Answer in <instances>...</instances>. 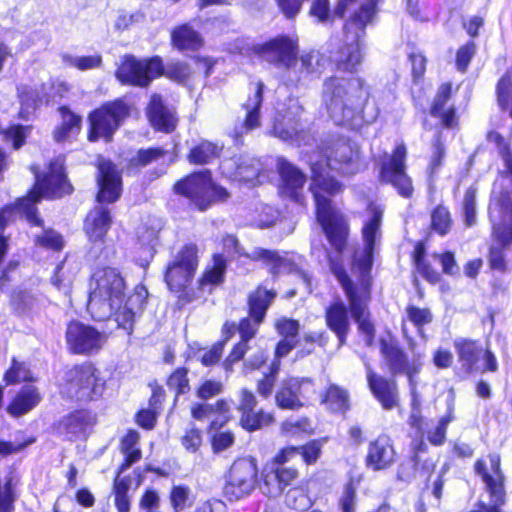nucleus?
<instances>
[{
  "instance_id": "nucleus-43",
  "label": "nucleus",
  "mask_w": 512,
  "mask_h": 512,
  "mask_svg": "<svg viewBox=\"0 0 512 512\" xmlns=\"http://www.w3.org/2000/svg\"><path fill=\"white\" fill-rule=\"evenodd\" d=\"M139 434L136 431H129L121 440V452L125 455V461L119 469V473L126 470L141 458V451L138 447Z\"/></svg>"
},
{
  "instance_id": "nucleus-16",
  "label": "nucleus",
  "mask_w": 512,
  "mask_h": 512,
  "mask_svg": "<svg viewBox=\"0 0 512 512\" xmlns=\"http://www.w3.org/2000/svg\"><path fill=\"white\" fill-rule=\"evenodd\" d=\"M257 51L264 60L286 71L295 56L298 55V37L295 35H278L259 46Z\"/></svg>"
},
{
  "instance_id": "nucleus-54",
  "label": "nucleus",
  "mask_w": 512,
  "mask_h": 512,
  "mask_svg": "<svg viewBox=\"0 0 512 512\" xmlns=\"http://www.w3.org/2000/svg\"><path fill=\"white\" fill-rule=\"evenodd\" d=\"M190 496V489L183 485L174 486L170 492V504L173 512H182L188 506V500Z\"/></svg>"
},
{
  "instance_id": "nucleus-48",
  "label": "nucleus",
  "mask_w": 512,
  "mask_h": 512,
  "mask_svg": "<svg viewBox=\"0 0 512 512\" xmlns=\"http://www.w3.org/2000/svg\"><path fill=\"white\" fill-rule=\"evenodd\" d=\"M13 305L21 312H35L39 310L42 299L38 294L29 291H19L13 295Z\"/></svg>"
},
{
  "instance_id": "nucleus-5",
  "label": "nucleus",
  "mask_w": 512,
  "mask_h": 512,
  "mask_svg": "<svg viewBox=\"0 0 512 512\" xmlns=\"http://www.w3.org/2000/svg\"><path fill=\"white\" fill-rule=\"evenodd\" d=\"M36 182L25 198H20L14 205H7L0 210V229H4L7 223L17 215L25 216L27 221L34 226H42L43 221L37 216L36 203L41 198H59L72 191L64 174V164L61 158H56L49 163L48 171L40 174L35 166H32Z\"/></svg>"
},
{
  "instance_id": "nucleus-27",
  "label": "nucleus",
  "mask_w": 512,
  "mask_h": 512,
  "mask_svg": "<svg viewBox=\"0 0 512 512\" xmlns=\"http://www.w3.org/2000/svg\"><path fill=\"white\" fill-rule=\"evenodd\" d=\"M368 386L386 410H391L398 406L399 395L396 382L388 380L377 375L369 365H366Z\"/></svg>"
},
{
  "instance_id": "nucleus-31",
  "label": "nucleus",
  "mask_w": 512,
  "mask_h": 512,
  "mask_svg": "<svg viewBox=\"0 0 512 512\" xmlns=\"http://www.w3.org/2000/svg\"><path fill=\"white\" fill-rule=\"evenodd\" d=\"M325 319L327 326L336 334L339 345L342 346L346 342L350 330L348 311L345 304L341 301H336L329 305L325 312Z\"/></svg>"
},
{
  "instance_id": "nucleus-4",
  "label": "nucleus",
  "mask_w": 512,
  "mask_h": 512,
  "mask_svg": "<svg viewBox=\"0 0 512 512\" xmlns=\"http://www.w3.org/2000/svg\"><path fill=\"white\" fill-rule=\"evenodd\" d=\"M369 89L360 78L344 79L331 76L323 82L322 104L335 124L351 129L364 121H373L377 114L364 116Z\"/></svg>"
},
{
  "instance_id": "nucleus-57",
  "label": "nucleus",
  "mask_w": 512,
  "mask_h": 512,
  "mask_svg": "<svg viewBox=\"0 0 512 512\" xmlns=\"http://www.w3.org/2000/svg\"><path fill=\"white\" fill-rule=\"evenodd\" d=\"M167 386L170 389L175 390L176 395L186 393L189 389L187 370L179 368L174 371L167 379Z\"/></svg>"
},
{
  "instance_id": "nucleus-13",
  "label": "nucleus",
  "mask_w": 512,
  "mask_h": 512,
  "mask_svg": "<svg viewBox=\"0 0 512 512\" xmlns=\"http://www.w3.org/2000/svg\"><path fill=\"white\" fill-rule=\"evenodd\" d=\"M128 115L129 106L122 100L107 103L96 109L89 115V140L96 141L101 137L110 140Z\"/></svg>"
},
{
  "instance_id": "nucleus-38",
  "label": "nucleus",
  "mask_w": 512,
  "mask_h": 512,
  "mask_svg": "<svg viewBox=\"0 0 512 512\" xmlns=\"http://www.w3.org/2000/svg\"><path fill=\"white\" fill-rule=\"evenodd\" d=\"M454 347L462 367L467 372L473 371L480 358L482 349L475 341L461 338L454 341Z\"/></svg>"
},
{
  "instance_id": "nucleus-56",
  "label": "nucleus",
  "mask_w": 512,
  "mask_h": 512,
  "mask_svg": "<svg viewBox=\"0 0 512 512\" xmlns=\"http://www.w3.org/2000/svg\"><path fill=\"white\" fill-rule=\"evenodd\" d=\"M408 319L418 328V332L422 334V327L432 321V314L427 308H418L409 306L407 308Z\"/></svg>"
},
{
  "instance_id": "nucleus-30",
  "label": "nucleus",
  "mask_w": 512,
  "mask_h": 512,
  "mask_svg": "<svg viewBox=\"0 0 512 512\" xmlns=\"http://www.w3.org/2000/svg\"><path fill=\"white\" fill-rule=\"evenodd\" d=\"M109 209L104 206H97L86 216L84 230L92 243L102 242L111 226Z\"/></svg>"
},
{
  "instance_id": "nucleus-9",
  "label": "nucleus",
  "mask_w": 512,
  "mask_h": 512,
  "mask_svg": "<svg viewBox=\"0 0 512 512\" xmlns=\"http://www.w3.org/2000/svg\"><path fill=\"white\" fill-rule=\"evenodd\" d=\"M490 220L493 225V235L499 245L490 249L489 263L496 270L505 269L503 248L512 243V201L508 195L494 197L489 206Z\"/></svg>"
},
{
  "instance_id": "nucleus-41",
  "label": "nucleus",
  "mask_w": 512,
  "mask_h": 512,
  "mask_svg": "<svg viewBox=\"0 0 512 512\" xmlns=\"http://www.w3.org/2000/svg\"><path fill=\"white\" fill-rule=\"evenodd\" d=\"M263 89L264 84L262 82H257L255 84L253 96L249 97L244 104V108L246 110L244 128L247 131L253 130L260 125L259 108L263 100Z\"/></svg>"
},
{
  "instance_id": "nucleus-29",
  "label": "nucleus",
  "mask_w": 512,
  "mask_h": 512,
  "mask_svg": "<svg viewBox=\"0 0 512 512\" xmlns=\"http://www.w3.org/2000/svg\"><path fill=\"white\" fill-rule=\"evenodd\" d=\"M94 424V416L86 410H78L63 417L56 429L69 440L86 434L88 428Z\"/></svg>"
},
{
  "instance_id": "nucleus-40",
  "label": "nucleus",
  "mask_w": 512,
  "mask_h": 512,
  "mask_svg": "<svg viewBox=\"0 0 512 512\" xmlns=\"http://www.w3.org/2000/svg\"><path fill=\"white\" fill-rule=\"evenodd\" d=\"M61 114V124L54 132L56 141H65L75 137L81 128V117L72 113L68 108H59Z\"/></svg>"
},
{
  "instance_id": "nucleus-45",
  "label": "nucleus",
  "mask_w": 512,
  "mask_h": 512,
  "mask_svg": "<svg viewBox=\"0 0 512 512\" xmlns=\"http://www.w3.org/2000/svg\"><path fill=\"white\" fill-rule=\"evenodd\" d=\"M496 94L499 106L502 110H508L512 118V69L508 70L498 81Z\"/></svg>"
},
{
  "instance_id": "nucleus-1",
  "label": "nucleus",
  "mask_w": 512,
  "mask_h": 512,
  "mask_svg": "<svg viewBox=\"0 0 512 512\" xmlns=\"http://www.w3.org/2000/svg\"><path fill=\"white\" fill-rule=\"evenodd\" d=\"M358 151L348 142L337 141L310 157L313 194L317 220L331 245L339 253L344 249L348 226L343 215L331 205L330 198L342 191V184L330 172L349 176L358 172Z\"/></svg>"
},
{
  "instance_id": "nucleus-34",
  "label": "nucleus",
  "mask_w": 512,
  "mask_h": 512,
  "mask_svg": "<svg viewBox=\"0 0 512 512\" xmlns=\"http://www.w3.org/2000/svg\"><path fill=\"white\" fill-rule=\"evenodd\" d=\"M304 126L300 118L291 117L288 113L281 121L274 123L273 134L283 141L300 145L306 138Z\"/></svg>"
},
{
  "instance_id": "nucleus-58",
  "label": "nucleus",
  "mask_w": 512,
  "mask_h": 512,
  "mask_svg": "<svg viewBox=\"0 0 512 512\" xmlns=\"http://www.w3.org/2000/svg\"><path fill=\"white\" fill-rule=\"evenodd\" d=\"M275 329L278 334L283 337V339H297L300 330V324L297 320L283 317L275 322Z\"/></svg>"
},
{
  "instance_id": "nucleus-64",
  "label": "nucleus",
  "mask_w": 512,
  "mask_h": 512,
  "mask_svg": "<svg viewBox=\"0 0 512 512\" xmlns=\"http://www.w3.org/2000/svg\"><path fill=\"white\" fill-rule=\"evenodd\" d=\"M181 442L188 452L195 453L202 445V433L197 428H191L186 431Z\"/></svg>"
},
{
  "instance_id": "nucleus-46",
  "label": "nucleus",
  "mask_w": 512,
  "mask_h": 512,
  "mask_svg": "<svg viewBox=\"0 0 512 512\" xmlns=\"http://www.w3.org/2000/svg\"><path fill=\"white\" fill-rule=\"evenodd\" d=\"M62 62L68 67H73L80 71H86L100 67L102 64V56L100 54L88 56L63 54Z\"/></svg>"
},
{
  "instance_id": "nucleus-63",
  "label": "nucleus",
  "mask_w": 512,
  "mask_h": 512,
  "mask_svg": "<svg viewBox=\"0 0 512 512\" xmlns=\"http://www.w3.org/2000/svg\"><path fill=\"white\" fill-rule=\"evenodd\" d=\"M339 506L341 512H356V489L352 484H349L345 487L344 492L339 500Z\"/></svg>"
},
{
  "instance_id": "nucleus-26",
  "label": "nucleus",
  "mask_w": 512,
  "mask_h": 512,
  "mask_svg": "<svg viewBox=\"0 0 512 512\" xmlns=\"http://www.w3.org/2000/svg\"><path fill=\"white\" fill-rule=\"evenodd\" d=\"M396 452L391 439L386 435H380L368 446L366 465L373 471L389 468L395 462Z\"/></svg>"
},
{
  "instance_id": "nucleus-44",
  "label": "nucleus",
  "mask_w": 512,
  "mask_h": 512,
  "mask_svg": "<svg viewBox=\"0 0 512 512\" xmlns=\"http://www.w3.org/2000/svg\"><path fill=\"white\" fill-rule=\"evenodd\" d=\"M323 402L333 412H345L349 408V395L345 389L330 385Z\"/></svg>"
},
{
  "instance_id": "nucleus-8",
  "label": "nucleus",
  "mask_w": 512,
  "mask_h": 512,
  "mask_svg": "<svg viewBox=\"0 0 512 512\" xmlns=\"http://www.w3.org/2000/svg\"><path fill=\"white\" fill-rule=\"evenodd\" d=\"M106 381L101 372L89 362L75 365L65 373L61 393L70 399L91 401L100 398Z\"/></svg>"
},
{
  "instance_id": "nucleus-25",
  "label": "nucleus",
  "mask_w": 512,
  "mask_h": 512,
  "mask_svg": "<svg viewBox=\"0 0 512 512\" xmlns=\"http://www.w3.org/2000/svg\"><path fill=\"white\" fill-rule=\"evenodd\" d=\"M256 398L254 394L247 390L240 391V402L238 409L242 413L240 423L242 427L249 431L257 430L263 426L269 425L273 421L271 413L264 411L254 412Z\"/></svg>"
},
{
  "instance_id": "nucleus-60",
  "label": "nucleus",
  "mask_w": 512,
  "mask_h": 512,
  "mask_svg": "<svg viewBox=\"0 0 512 512\" xmlns=\"http://www.w3.org/2000/svg\"><path fill=\"white\" fill-rule=\"evenodd\" d=\"M30 130V126L13 125L4 131V135L7 140L13 142L15 149H19L24 144Z\"/></svg>"
},
{
  "instance_id": "nucleus-42",
  "label": "nucleus",
  "mask_w": 512,
  "mask_h": 512,
  "mask_svg": "<svg viewBox=\"0 0 512 512\" xmlns=\"http://www.w3.org/2000/svg\"><path fill=\"white\" fill-rule=\"evenodd\" d=\"M221 150L218 144L203 140L190 149L188 160L192 164H208L220 155Z\"/></svg>"
},
{
  "instance_id": "nucleus-22",
  "label": "nucleus",
  "mask_w": 512,
  "mask_h": 512,
  "mask_svg": "<svg viewBox=\"0 0 512 512\" xmlns=\"http://www.w3.org/2000/svg\"><path fill=\"white\" fill-rule=\"evenodd\" d=\"M381 354L388 365L392 374H406L408 376L411 393L414 397L413 403H416L414 375L418 373L419 366L413 363L409 365L407 355L402 351L398 344L392 339L381 340Z\"/></svg>"
},
{
  "instance_id": "nucleus-35",
  "label": "nucleus",
  "mask_w": 512,
  "mask_h": 512,
  "mask_svg": "<svg viewBox=\"0 0 512 512\" xmlns=\"http://www.w3.org/2000/svg\"><path fill=\"white\" fill-rule=\"evenodd\" d=\"M41 401L38 389L33 385H25L17 393L8 406V412L13 416H21L36 407Z\"/></svg>"
},
{
  "instance_id": "nucleus-11",
  "label": "nucleus",
  "mask_w": 512,
  "mask_h": 512,
  "mask_svg": "<svg viewBox=\"0 0 512 512\" xmlns=\"http://www.w3.org/2000/svg\"><path fill=\"white\" fill-rule=\"evenodd\" d=\"M178 194L189 198L199 210H206L215 201H225L230 197L229 192L216 185L209 170L193 173L175 185Z\"/></svg>"
},
{
  "instance_id": "nucleus-18",
  "label": "nucleus",
  "mask_w": 512,
  "mask_h": 512,
  "mask_svg": "<svg viewBox=\"0 0 512 512\" xmlns=\"http://www.w3.org/2000/svg\"><path fill=\"white\" fill-rule=\"evenodd\" d=\"M323 67L324 59L318 51H306L295 56L283 77L287 85H297L319 77Z\"/></svg>"
},
{
  "instance_id": "nucleus-23",
  "label": "nucleus",
  "mask_w": 512,
  "mask_h": 512,
  "mask_svg": "<svg viewBox=\"0 0 512 512\" xmlns=\"http://www.w3.org/2000/svg\"><path fill=\"white\" fill-rule=\"evenodd\" d=\"M97 183L99 192L98 202H115L121 194V176L116 166L105 159L99 160Z\"/></svg>"
},
{
  "instance_id": "nucleus-28",
  "label": "nucleus",
  "mask_w": 512,
  "mask_h": 512,
  "mask_svg": "<svg viewBox=\"0 0 512 512\" xmlns=\"http://www.w3.org/2000/svg\"><path fill=\"white\" fill-rule=\"evenodd\" d=\"M261 322L262 321H257L255 318H244L240 321L237 330L239 331L241 340L233 347L232 351L223 362V367L226 372H232L233 364L243 359L250 348L248 342L256 335Z\"/></svg>"
},
{
  "instance_id": "nucleus-47",
  "label": "nucleus",
  "mask_w": 512,
  "mask_h": 512,
  "mask_svg": "<svg viewBox=\"0 0 512 512\" xmlns=\"http://www.w3.org/2000/svg\"><path fill=\"white\" fill-rule=\"evenodd\" d=\"M454 420L453 407L449 406L446 415L441 417L437 424L427 431L428 441L435 446L444 444L449 423Z\"/></svg>"
},
{
  "instance_id": "nucleus-50",
  "label": "nucleus",
  "mask_w": 512,
  "mask_h": 512,
  "mask_svg": "<svg viewBox=\"0 0 512 512\" xmlns=\"http://www.w3.org/2000/svg\"><path fill=\"white\" fill-rule=\"evenodd\" d=\"M226 270V260L225 258L217 254L213 257V266L211 269L207 270L202 279L201 286L204 287L207 284L217 285L223 281L224 273Z\"/></svg>"
},
{
  "instance_id": "nucleus-55",
  "label": "nucleus",
  "mask_w": 512,
  "mask_h": 512,
  "mask_svg": "<svg viewBox=\"0 0 512 512\" xmlns=\"http://www.w3.org/2000/svg\"><path fill=\"white\" fill-rule=\"evenodd\" d=\"M35 243L53 250H61L64 246L63 237L53 229L44 230L41 235H36Z\"/></svg>"
},
{
  "instance_id": "nucleus-51",
  "label": "nucleus",
  "mask_w": 512,
  "mask_h": 512,
  "mask_svg": "<svg viewBox=\"0 0 512 512\" xmlns=\"http://www.w3.org/2000/svg\"><path fill=\"white\" fill-rule=\"evenodd\" d=\"M476 195L477 188L475 186H471L466 190L462 201V212L464 216V222L465 225L468 227L476 223Z\"/></svg>"
},
{
  "instance_id": "nucleus-6",
  "label": "nucleus",
  "mask_w": 512,
  "mask_h": 512,
  "mask_svg": "<svg viewBox=\"0 0 512 512\" xmlns=\"http://www.w3.org/2000/svg\"><path fill=\"white\" fill-rule=\"evenodd\" d=\"M36 182L25 198H20L14 205H7L0 210V229H4L7 223L17 215L25 216L27 221L34 226H42L43 221L37 216L36 203L41 198H59L72 191L64 174V164L61 158H56L49 163L48 171L40 174L35 166H32Z\"/></svg>"
},
{
  "instance_id": "nucleus-3",
  "label": "nucleus",
  "mask_w": 512,
  "mask_h": 512,
  "mask_svg": "<svg viewBox=\"0 0 512 512\" xmlns=\"http://www.w3.org/2000/svg\"><path fill=\"white\" fill-rule=\"evenodd\" d=\"M125 290L126 282L118 269H98L90 281L87 308L95 320L113 317L118 327L131 334L137 317L144 310L148 291L143 285H137L126 297Z\"/></svg>"
},
{
  "instance_id": "nucleus-2",
  "label": "nucleus",
  "mask_w": 512,
  "mask_h": 512,
  "mask_svg": "<svg viewBox=\"0 0 512 512\" xmlns=\"http://www.w3.org/2000/svg\"><path fill=\"white\" fill-rule=\"evenodd\" d=\"M382 218L383 208L378 204L370 203L367 207V218L362 228L364 247L362 250L355 252L353 261V270L359 273V287L354 286L341 265L331 262V270L348 297L351 315L358 323L359 331L365 334L368 345L372 343L375 334L374 325L369 320L367 310L371 285L370 270L373 264L375 245L382 235Z\"/></svg>"
},
{
  "instance_id": "nucleus-10",
  "label": "nucleus",
  "mask_w": 512,
  "mask_h": 512,
  "mask_svg": "<svg viewBox=\"0 0 512 512\" xmlns=\"http://www.w3.org/2000/svg\"><path fill=\"white\" fill-rule=\"evenodd\" d=\"M501 459L497 453L478 459L474 464L475 473L481 477L485 489L490 495V503L479 501L476 509L470 512H502L505 503L504 474L500 467Z\"/></svg>"
},
{
  "instance_id": "nucleus-59",
  "label": "nucleus",
  "mask_w": 512,
  "mask_h": 512,
  "mask_svg": "<svg viewBox=\"0 0 512 512\" xmlns=\"http://www.w3.org/2000/svg\"><path fill=\"white\" fill-rule=\"evenodd\" d=\"M282 429L284 432L296 435L299 433L310 434L313 431V427L307 418H291L283 422Z\"/></svg>"
},
{
  "instance_id": "nucleus-32",
  "label": "nucleus",
  "mask_w": 512,
  "mask_h": 512,
  "mask_svg": "<svg viewBox=\"0 0 512 512\" xmlns=\"http://www.w3.org/2000/svg\"><path fill=\"white\" fill-rule=\"evenodd\" d=\"M147 114L151 125L156 130L170 132L176 127V118L173 111L163 104L159 95L151 97Z\"/></svg>"
},
{
  "instance_id": "nucleus-12",
  "label": "nucleus",
  "mask_w": 512,
  "mask_h": 512,
  "mask_svg": "<svg viewBox=\"0 0 512 512\" xmlns=\"http://www.w3.org/2000/svg\"><path fill=\"white\" fill-rule=\"evenodd\" d=\"M258 467L253 457L239 458L232 464L224 493L229 500H239L248 496L256 487Z\"/></svg>"
},
{
  "instance_id": "nucleus-15",
  "label": "nucleus",
  "mask_w": 512,
  "mask_h": 512,
  "mask_svg": "<svg viewBox=\"0 0 512 512\" xmlns=\"http://www.w3.org/2000/svg\"><path fill=\"white\" fill-rule=\"evenodd\" d=\"M197 253L196 245H185L168 265L165 280L171 290L179 291L191 281L198 266Z\"/></svg>"
},
{
  "instance_id": "nucleus-39",
  "label": "nucleus",
  "mask_w": 512,
  "mask_h": 512,
  "mask_svg": "<svg viewBox=\"0 0 512 512\" xmlns=\"http://www.w3.org/2000/svg\"><path fill=\"white\" fill-rule=\"evenodd\" d=\"M275 296V291L267 290L262 286H259L253 293H251L248 302L251 318H255L257 321H263L266 311Z\"/></svg>"
},
{
  "instance_id": "nucleus-33",
  "label": "nucleus",
  "mask_w": 512,
  "mask_h": 512,
  "mask_svg": "<svg viewBox=\"0 0 512 512\" xmlns=\"http://www.w3.org/2000/svg\"><path fill=\"white\" fill-rule=\"evenodd\" d=\"M232 164L236 165L234 178L240 182L255 185L259 173L262 169L261 162L248 155L239 156L236 160H228L224 162L223 169L228 170Z\"/></svg>"
},
{
  "instance_id": "nucleus-7",
  "label": "nucleus",
  "mask_w": 512,
  "mask_h": 512,
  "mask_svg": "<svg viewBox=\"0 0 512 512\" xmlns=\"http://www.w3.org/2000/svg\"><path fill=\"white\" fill-rule=\"evenodd\" d=\"M224 248L228 252L235 253L240 256H245L253 261H261L272 275L293 273L295 274L305 286L308 293L311 292V279L307 272L302 270L296 264L294 257L288 253L280 254L278 251L264 249L261 247L254 248L251 252H245L239 245L237 238L233 235H227L223 238Z\"/></svg>"
},
{
  "instance_id": "nucleus-24",
  "label": "nucleus",
  "mask_w": 512,
  "mask_h": 512,
  "mask_svg": "<svg viewBox=\"0 0 512 512\" xmlns=\"http://www.w3.org/2000/svg\"><path fill=\"white\" fill-rule=\"evenodd\" d=\"M277 168L281 177V195L295 202L302 203V189L305 183L304 174L282 157L277 160Z\"/></svg>"
},
{
  "instance_id": "nucleus-14",
  "label": "nucleus",
  "mask_w": 512,
  "mask_h": 512,
  "mask_svg": "<svg viewBox=\"0 0 512 512\" xmlns=\"http://www.w3.org/2000/svg\"><path fill=\"white\" fill-rule=\"evenodd\" d=\"M162 62L159 58L139 60L132 55H126L116 71V78L122 84L146 87L152 79L161 74Z\"/></svg>"
},
{
  "instance_id": "nucleus-52",
  "label": "nucleus",
  "mask_w": 512,
  "mask_h": 512,
  "mask_svg": "<svg viewBox=\"0 0 512 512\" xmlns=\"http://www.w3.org/2000/svg\"><path fill=\"white\" fill-rule=\"evenodd\" d=\"M4 380L7 385H11L20 381H33L34 378L24 362L13 359L11 367L4 375Z\"/></svg>"
},
{
  "instance_id": "nucleus-62",
  "label": "nucleus",
  "mask_w": 512,
  "mask_h": 512,
  "mask_svg": "<svg viewBox=\"0 0 512 512\" xmlns=\"http://www.w3.org/2000/svg\"><path fill=\"white\" fill-rule=\"evenodd\" d=\"M278 370L279 361L273 362L270 374L265 375L264 378L258 382L257 391L264 398H267L272 394V390L275 384V377Z\"/></svg>"
},
{
  "instance_id": "nucleus-20",
  "label": "nucleus",
  "mask_w": 512,
  "mask_h": 512,
  "mask_svg": "<svg viewBox=\"0 0 512 512\" xmlns=\"http://www.w3.org/2000/svg\"><path fill=\"white\" fill-rule=\"evenodd\" d=\"M314 394V385L310 379L290 378L282 383L275 400L280 408L296 409L302 407Z\"/></svg>"
},
{
  "instance_id": "nucleus-17",
  "label": "nucleus",
  "mask_w": 512,
  "mask_h": 512,
  "mask_svg": "<svg viewBox=\"0 0 512 512\" xmlns=\"http://www.w3.org/2000/svg\"><path fill=\"white\" fill-rule=\"evenodd\" d=\"M68 348L74 354L98 351L106 341L103 333L80 322H71L66 330Z\"/></svg>"
},
{
  "instance_id": "nucleus-49",
  "label": "nucleus",
  "mask_w": 512,
  "mask_h": 512,
  "mask_svg": "<svg viewBox=\"0 0 512 512\" xmlns=\"http://www.w3.org/2000/svg\"><path fill=\"white\" fill-rule=\"evenodd\" d=\"M452 219L449 210L439 205L431 214V225L435 232L439 235H446L452 227Z\"/></svg>"
},
{
  "instance_id": "nucleus-21",
  "label": "nucleus",
  "mask_w": 512,
  "mask_h": 512,
  "mask_svg": "<svg viewBox=\"0 0 512 512\" xmlns=\"http://www.w3.org/2000/svg\"><path fill=\"white\" fill-rule=\"evenodd\" d=\"M298 470L292 467L264 465L260 472L259 487L263 494L277 497L298 478Z\"/></svg>"
},
{
  "instance_id": "nucleus-61",
  "label": "nucleus",
  "mask_w": 512,
  "mask_h": 512,
  "mask_svg": "<svg viewBox=\"0 0 512 512\" xmlns=\"http://www.w3.org/2000/svg\"><path fill=\"white\" fill-rule=\"evenodd\" d=\"M298 455H301L303 461L308 464H314L321 454V444L318 441H311L304 446L296 447Z\"/></svg>"
},
{
  "instance_id": "nucleus-19",
  "label": "nucleus",
  "mask_w": 512,
  "mask_h": 512,
  "mask_svg": "<svg viewBox=\"0 0 512 512\" xmlns=\"http://www.w3.org/2000/svg\"><path fill=\"white\" fill-rule=\"evenodd\" d=\"M406 147L398 145L388 162L381 168V178L390 182L403 197H410L413 187L410 178L405 173Z\"/></svg>"
},
{
  "instance_id": "nucleus-53",
  "label": "nucleus",
  "mask_w": 512,
  "mask_h": 512,
  "mask_svg": "<svg viewBox=\"0 0 512 512\" xmlns=\"http://www.w3.org/2000/svg\"><path fill=\"white\" fill-rule=\"evenodd\" d=\"M17 90L21 103V114L30 113L41 102V96L37 90L27 85H21Z\"/></svg>"
},
{
  "instance_id": "nucleus-36",
  "label": "nucleus",
  "mask_w": 512,
  "mask_h": 512,
  "mask_svg": "<svg viewBox=\"0 0 512 512\" xmlns=\"http://www.w3.org/2000/svg\"><path fill=\"white\" fill-rule=\"evenodd\" d=\"M451 91L452 86L450 83L442 84L437 91L431 107V114L441 118L443 125L448 128H452L456 124L455 110L453 108L444 110V106L451 96Z\"/></svg>"
},
{
  "instance_id": "nucleus-37",
  "label": "nucleus",
  "mask_w": 512,
  "mask_h": 512,
  "mask_svg": "<svg viewBox=\"0 0 512 512\" xmlns=\"http://www.w3.org/2000/svg\"><path fill=\"white\" fill-rule=\"evenodd\" d=\"M173 45L179 50L195 51L202 47L203 39L201 35L189 24H183L176 27L171 34Z\"/></svg>"
}]
</instances>
